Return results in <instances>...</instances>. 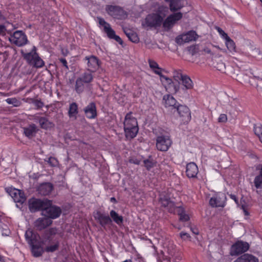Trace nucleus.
<instances>
[{
  "mask_svg": "<svg viewBox=\"0 0 262 262\" xmlns=\"http://www.w3.org/2000/svg\"><path fill=\"white\" fill-rule=\"evenodd\" d=\"M6 101L8 104H12L14 106H18L20 104V102L16 98H7Z\"/></svg>",
  "mask_w": 262,
  "mask_h": 262,
  "instance_id": "49530a36",
  "label": "nucleus"
},
{
  "mask_svg": "<svg viewBox=\"0 0 262 262\" xmlns=\"http://www.w3.org/2000/svg\"><path fill=\"white\" fill-rule=\"evenodd\" d=\"M53 229H50L48 231H47L44 235L45 242H48V243H50L51 241H52L53 239Z\"/></svg>",
  "mask_w": 262,
  "mask_h": 262,
  "instance_id": "79ce46f5",
  "label": "nucleus"
},
{
  "mask_svg": "<svg viewBox=\"0 0 262 262\" xmlns=\"http://www.w3.org/2000/svg\"><path fill=\"white\" fill-rule=\"evenodd\" d=\"M225 43L227 49L230 52L233 53L236 52L235 43L230 37L225 40Z\"/></svg>",
  "mask_w": 262,
  "mask_h": 262,
  "instance_id": "c9c22d12",
  "label": "nucleus"
},
{
  "mask_svg": "<svg viewBox=\"0 0 262 262\" xmlns=\"http://www.w3.org/2000/svg\"><path fill=\"white\" fill-rule=\"evenodd\" d=\"M110 201H111V202H113L114 203H117V200L115 199V198H114V197L111 198L110 199Z\"/></svg>",
  "mask_w": 262,
  "mask_h": 262,
  "instance_id": "0e129e2a",
  "label": "nucleus"
},
{
  "mask_svg": "<svg viewBox=\"0 0 262 262\" xmlns=\"http://www.w3.org/2000/svg\"><path fill=\"white\" fill-rule=\"evenodd\" d=\"M52 221L47 217L38 218L34 223V225L39 230L44 229L51 225Z\"/></svg>",
  "mask_w": 262,
  "mask_h": 262,
  "instance_id": "b1692460",
  "label": "nucleus"
},
{
  "mask_svg": "<svg viewBox=\"0 0 262 262\" xmlns=\"http://www.w3.org/2000/svg\"><path fill=\"white\" fill-rule=\"evenodd\" d=\"M178 214L179 216L180 221L181 222H187L190 219L189 215L186 213L185 210L182 207H179V210Z\"/></svg>",
  "mask_w": 262,
  "mask_h": 262,
  "instance_id": "4c0bfd02",
  "label": "nucleus"
},
{
  "mask_svg": "<svg viewBox=\"0 0 262 262\" xmlns=\"http://www.w3.org/2000/svg\"><path fill=\"white\" fill-rule=\"evenodd\" d=\"M230 197L231 199L233 200L236 204H238V199L234 194H230Z\"/></svg>",
  "mask_w": 262,
  "mask_h": 262,
  "instance_id": "bf43d9fd",
  "label": "nucleus"
},
{
  "mask_svg": "<svg viewBox=\"0 0 262 262\" xmlns=\"http://www.w3.org/2000/svg\"><path fill=\"white\" fill-rule=\"evenodd\" d=\"M110 216L111 220L112 219L118 225H120L123 223V216L119 215L115 210H112L110 211Z\"/></svg>",
  "mask_w": 262,
  "mask_h": 262,
  "instance_id": "473e14b6",
  "label": "nucleus"
},
{
  "mask_svg": "<svg viewBox=\"0 0 262 262\" xmlns=\"http://www.w3.org/2000/svg\"><path fill=\"white\" fill-rule=\"evenodd\" d=\"M124 33L128 39L132 42L138 43L139 41V37L138 34L133 30V29L130 30H125V31Z\"/></svg>",
  "mask_w": 262,
  "mask_h": 262,
  "instance_id": "7c9ffc66",
  "label": "nucleus"
},
{
  "mask_svg": "<svg viewBox=\"0 0 262 262\" xmlns=\"http://www.w3.org/2000/svg\"><path fill=\"white\" fill-rule=\"evenodd\" d=\"M182 85L186 89L190 90L193 87V83L190 78L185 75L181 79Z\"/></svg>",
  "mask_w": 262,
  "mask_h": 262,
  "instance_id": "72a5a7b5",
  "label": "nucleus"
},
{
  "mask_svg": "<svg viewBox=\"0 0 262 262\" xmlns=\"http://www.w3.org/2000/svg\"><path fill=\"white\" fill-rule=\"evenodd\" d=\"M214 28L217 31L221 37L224 40H226L227 38L230 37L220 27L215 26Z\"/></svg>",
  "mask_w": 262,
  "mask_h": 262,
  "instance_id": "c03bdc74",
  "label": "nucleus"
},
{
  "mask_svg": "<svg viewBox=\"0 0 262 262\" xmlns=\"http://www.w3.org/2000/svg\"><path fill=\"white\" fill-rule=\"evenodd\" d=\"M254 185L256 188H259L262 185V172L259 176H256L254 179Z\"/></svg>",
  "mask_w": 262,
  "mask_h": 262,
  "instance_id": "a18cd8bd",
  "label": "nucleus"
},
{
  "mask_svg": "<svg viewBox=\"0 0 262 262\" xmlns=\"http://www.w3.org/2000/svg\"><path fill=\"white\" fill-rule=\"evenodd\" d=\"M170 2V11L174 13L173 14H170L168 16H182L183 15L182 13L176 12L183 7L184 5V0H172Z\"/></svg>",
  "mask_w": 262,
  "mask_h": 262,
  "instance_id": "a211bd4d",
  "label": "nucleus"
},
{
  "mask_svg": "<svg viewBox=\"0 0 262 262\" xmlns=\"http://www.w3.org/2000/svg\"><path fill=\"white\" fill-rule=\"evenodd\" d=\"M25 236L30 246L33 256L36 257L41 256L44 250L42 247L43 243L40 241L39 235L31 229H28L25 232Z\"/></svg>",
  "mask_w": 262,
  "mask_h": 262,
  "instance_id": "f03ea898",
  "label": "nucleus"
},
{
  "mask_svg": "<svg viewBox=\"0 0 262 262\" xmlns=\"http://www.w3.org/2000/svg\"><path fill=\"white\" fill-rule=\"evenodd\" d=\"M180 236L181 238L182 239H183V240H186V239L190 238V235L188 233H187L186 232H181L180 233Z\"/></svg>",
  "mask_w": 262,
  "mask_h": 262,
  "instance_id": "864d4df0",
  "label": "nucleus"
},
{
  "mask_svg": "<svg viewBox=\"0 0 262 262\" xmlns=\"http://www.w3.org/2000/svg\"><path fill=\"white\" fill-rule=\"evenodd\" d=\"M21 54L24 59L27 63L36 69L41 68L45 66L44 61L40 57L37 53V49L33 46L29 52H25L21 50Z\"/></svg>",
  "mask_w": 262,
  "mask_h": 262,
  "instance_id": "20e7f679",
  "label": "nucleus"
},
{
  "mask_svg": "<svg viewBox=\"0 0 262 262\" xmlns=\"http://www.w3.org/2000/svg\"><path fill=\"white\" fill-rule=\"evenodd\" d=\"M163 101L165 107H172L176 109L177 106L180 105L176 99L170 94L164 95L163 97Z\"/></svg>",
  "mask_w": 262,
  "mask_h": 262,
  "instance_id": "393cba45",
  "label": "nucleus"
},
{
  "mask_svg": "<svg viewBox=\"0 0 262 262\" xmlns=\"http://www.w3.org/2000/svg\"><path fill=\"white\" fill-rule=\"evenodd\" d=\"M53 185L50 182H45L40 184L38 188L37 191L41 195H48L53 190Z\"/></svg>",
  "mask_w": 262,
  "mask_h": 262,
  "instance_id": "4be33fe9",
  "label": "nucleus"
},
{
  "mask_svg": "<svg viewBox=\"0 0 262 262\" xmlns=\"http://www.w3.org/2000/svg\"><path fill=\"white\" fill-rule=\"evenodd\" d=\"M148 63L150 68L152 69L155 74L159 75L160 77L161 75H163L162 74V69L159 67L157 62L151 59H149Z\"/></svg>",
  "mask_w": 262,
  "mask_h": 262,
  "instance_id": "2f4dec72",
  "label": "nucleus"
},
{
  "mask_svg": "<svg viewBox=\"0 0 262 262\" xmlns=\"http://www.w3.org/2000/svg\"><path fill=\"white\" fill-rule=\"evenodd\" d=\"M79 113L78 105L76 102H72L69 105L68 112V115L70 119L72 120H76L78 118Z\"/></svg>",
  "mask_w": 262,
  "mask_h": 262,
  "instance_id": "bb28decb",
  "label": "nucleus"
},
{
  "mask_svg": "<svg viewBox=\"0 0 262 262\" xmlns=\"http://www.w3.org/2000/svg\"><path fill=\"white\" fill-rule=\"evenodd\" d=\"M214 47H215L216 48H217L218 49H221L219 47V46H214Z\"/></svg>",
  "mask_w": 262,
  "mask_h": 262,
  "instance_id": "338daca9",
  "label": "nucleus"
},
{
  "mask_svg": "<svg viewBox=\"0 0 262 262\" xmlns=\"http://www.w3.org/2000/svg\"><path fill=\"white\" fill-rule=\"evenodd\" d=\"M61 213V209L59 207L53 205L52 201L48 200L42 215L50 220L59 217Z\"/></svg>",
  "mask_w": 262,
  "mask_h": 262,
  "instance_id": "423d86ee",
  "label": "nucleus"
},
{
  "mask_svg": "<svg viewBox=\"0 0 262 262\" xmlns=\"http://www.w3.org/2000/svg\"><path fill=\"white\" fill-rule=\"evenodd\" d=\"M84 82L78 77L75 82V90L77 93L81 94L84 89Z\"/></svg>",
  "mask_w": 262,
  "mask_h": 262,
  "instance_id": "e433bc0d",
  "label": "nucleus"
},
{
  "mask_svg": "<svg viewBox=\"0 0 262 262\" xmlns=\"http://www.w3.org/2000/svg\"><path fill=\"white\" fill-rule=\"evenodd\" d=\"M10 232L9 230H7V229H5L3 232H2V234L3 235H5L6 236L7 235H9V234H10Z\"/></svg>",
  "mask_w": 262,
  "mask_h": 262,
  "instance_id": "680f3d73",
  "label": "nucleus"
},
{
  "mask_svg": "<svg viewBox=\"0 0 262 262\" xmlns=\"http://www.w3.org/2000/svg\"><path fill=\"white\" fill-rule=\"evenodd\" d=\"M6 30V28L4 25H0V35H5Z\"/></svg>",
  "mask_w": 262,
  "mask_h": 262,
  "instance_id": "5fc2aeb1",
  "label": "nucleus"
},
{
  "mask_svg": "<svg viewBox=\"0 0 262 262\" xmlns=\"http://www.w3.org/2000/svg\"><path fill=\"white\" fill-rule=\"evenodd\" d=\"M86 117L90 119H94L97 117L96 106L95 103L91 102L84 109Z\"/></svg>",
  "mask_w": 262,
  "mask_h": 262,
  "instance_id": "5701e85b",
  "label": "nucleus"
},
{
  "mask_svg": "<svg viewBox=\"0 0 262 262\" xmlns=\"http://www.w3.org/2000/svg\"><path fill=\"white\" fill-rule=\"evenodd\" d=\"M204 52L207 54H209L210 55H213L211 50L208 48L204 49Z\"/></svg>",
  "mask_w": 262,
  "mask_h": 262,
  "instance_id": "052dcab7",
  "label": "nucleus"
},
{
  "mask_svg": "<svg viewBox=\"0 0 262 262\" xmlns=\"http://www.w3.org/2000/svg\"><path fill=\"white\" fill-rule=\"evenodd\" d=\"M85 60L88 61V71L90 72H95L99 68L101 62L96 56H86Z\"/></svg>",
  "mask_w": 262,
  "mask_h": 262,
  "instance_id": "dca6fc26",
  "label": "nucleus"
},
{
  "mask_svg": "<svg viewBox=\"0 0 262 262\" xmlns=\"http://www.w3.org/2000/svg\"><path fill=\"white\" fill-rule=\"evenodd\" d=\"M181 121L184 124H188L191 119V112L189 108L185 105L180 104L176 108Z\"/></svg>",
  "mask_w": 262,
  "mask_h": 262,
  "instance_id": "4468645a",
  "label": "nucleus"
},
{
  "mask_svg": "<svg viewBox=\"0 0 262 262\" xmlns=\"http://www.w3.org/2000/svg\"><path fill=\"white\" fill-rule=\"evenodd\" d=\"M144 165L146 169L149 170L151 168L154 166V162L152 160L150 159H146L143 161Z\"/></svg>",
  "mask_w": 262,
  "mask_h": 262,
  "instance_id": "de8ad7c7",
  "label": "nucleus"
},
{
  "mask_svg": "<svg viewBox=\"0 0 262 262\" xmlns=\"http://www.w3.org/2000/svg\"><path fill=\"white\" fill-rule=\"evenodd\" d=\"M105 10L110 15H127L125 12L121 7L118 6L107 5L105 7Z\"/></svg>",
  "mask_w": 262,
  "mask_h": 262,
  "instance_id": "aec40b11",
  "label": "nucleus"
},
{
  "mask_svg": "<svg viewBox=\"0 0 262 262\" xmlns=\"http://www.w3.org/2000/svg\"><path fill=\"white\" fill-rule=\"evenodd\" d=\"M160 80L166 89L169 93L176 94L179 90L180 83L179 82H174L172 79L165 75H161Z\"/></svg>",
  "mask_w": 262,
  "mask_h": 262,
  "instance_id": "9d476101",
  "label": "nucleus"
},
{
  "mask_svg": "<svg viewBox=\"0 0 262 262\" xmlns=\"http://www.w3.org/2000/svg\"><path fill=\"white\" fill-rule=\"evenodd\" d=\"M164 17H145L142 21V27L146 30L152 27H159L163 24V27L165 29H170L174 24L182 17H167L164 22Z\"/></svg>",
  "mask_w": 262,
  "mask_h": 262,
  "instance_id": "f257e3e1",
  "label": "nucleus"
},
{
  "mask_svg": "<svg viewBox=\"0 0 262 262\" xmlns=\"http://www.w3.org/2000/svg\"><path fill=\"white\" fill-rule=\"evenodd\" d=\"M33 119L35 121L39 122L40 127L42 129H47L52 127V123L46 117L35 115Z\"/></svg>",
  "mask_w": 262,
  "mask_h": 262,
  "instance_id": "cd10ccee",
  "label": "nucleus"
},
{
  "mask_svg": "<svg viewBox=\"0 0 262 262\" xmlns=\"http://www.w3.org/2000/svg\"><path fill=\"white\" fill-rule=\"evenodd\" d=\"M117 19L116 23L120 26L124 32L125 30L133 29V21L130 17H115Z\"/></svg>",
  "mask_w": 262,
  "mask_h": 262,
  "instance_id": "6ab92c4d",
  "label": "nucleus"
},
{
  "mask_svg": "<svg viewBox=\"0 0 262 262\" xmlns=\"http://www.w3.org/2000/svg\"><path fill=\"white\" fill-rule=\"evenodd\" d=\"M122 262H133L132 259H126Z\"/></svg>",
  "mask_w": 262,
  "mask_h": 262,
  "instance_id": "69168bd1",
  "label": "nucleus"
},
{
  "mask_svg": "<svg viewBox=\"0 0 262 262\" xmlns=\"http://www.w3.org/2000/svg\"><path fill=\"white\" fill-rule=\"evenodd\" d=\"M159 202L162 206L167 208L169 212H172L174 210V203L171 201L169 196L165 193L162 192L160 194Z\"/></svg>",
  "mask_w": 262,
  "mask_h": 262,
  "instance_id": "f3484780",
  "label": "nucleus"
},
{
  "mask_svg": "<svg viewBox=\"0 0 262 262\" xmlns=\"http://www.w3.org/2000/svg\"><path fill=\"white\" fill-rule=\"evenodd\" d=\"M185 172L188 178H196L199 172V168L194 162H190L186 165Z\"/></svg>",
  "mask_w": 262,
  "mask_h": 262,
  "instance_id": "412c9836",
  "label": "nucleus"
},
{
  "mask_svg": "<svg viewBox=\"0 0 262 262\" xmlns=\"http://www.w3.org/2000/svg\"><path fill=\"white\" fill-rule=\"evenodd\" d=\"M0 262H6L5 257L0 254Z\"/></svg>",
  "mask_w": 262,
  "mask_h": 262,
  "instance_id": "e2e57ef3",
  "label": "nucleus"
},
{
  "mask_svg": "<svg viewBox=\"0 0 262 262\" xmlns=\"http://www.w3.org/2000/svg\"><path fill=\"white\" fill-rule=\"evenodd\" d=\"M6 190L13 198L15 202L22 205L26 202V197L23 191L12 187L6 188Z\"/></svg>",
  "mask_w": 262,
  "mask_h": 262,
  "instance_id": "ddd939ff",
  "label": "nucleus"
},
{
  "mask_svg": "<svg viewBox=\"0 0 262 262\" xmlns=\"http://www.w3.org/2000/svg\"><path fill=\"white\" fill-rule=\"evenodd\" d=\"M185 75L183 74L182 71L181 70H174L173 72V77L177 82L179 80H181Z\"/></svg>",
  "mask_w": 262,
  "mask_h": 262,
  "instance_id": "37998d69",
  "label": "nucleus"
},
{
  "mask_svg": "<svg viewBox=\"0 0 262 262\" xmlns=\"http://www.w3.org/2000/svg\"><path fill=\"white\" fill-rule=\"evenodd\" d=\"M171 144L172 141L168 136H160L157 138L156 147L157 149L160 151H167Z\"/></svg>",
  "mask_w": 262,
  "mask_h": 262,
  "instance_id": "2eb2a0df",
  "label": "nucleus"
},
{
  "mask_svg": "<svg viewBox=\"0 0 262 262\" xmlns=\"http://www.w3.org/2000/svg\"><path fill=\"white\" fill-rule=\"evenodd\" d=\"M124 130L125 137L127 139H132L136 137L139 127L137 119L130 112L126 114L123 122Z\"/></svg>",
  "mask_w": 262,
  "mask_h": 262,
  "instance_id": "7ed1b4c3",
  "label": "nucleus"
},
{
  "mask_svg": "<svg viewBox=\"0 0 262 262\" xmlns=\"http://www.w3.org/2000/svg\"><path fill=\"white\" fill-rule=\"evenodd\" d=\"M253 130L255 134L258 137L259 140L262 143V125L259 124H255Z\"/></svg>",
  "mask_w": 262,
  "mask_h": 262,
  "instance_id": "ea45409f",
  "label": "nucleus"
},
{
  "mask_svg": "<svg viewBox=\"0 0 262 262\" xmlns=\"http://www.w3.org/2000/svg\"><path fill=\"white\" fill-rule=\"evenodd\" d=\"M195 48L193 46H190L188 48V51L192 54L194 55L195 53Z\"/></svg>",
  "mask_w": 262,
  "mask_h": 262,
  "instance_id": "13d9d810",
  "label": "nucleus"
},
{
  "mask_svg": "<svg viewBox=\"0 0 262 262\" xmlns=\"http://www.w3.org/2000/svg\"><path fill=\"white\" fill-rule=\"evenodd\" d=\"M97 219L102 227H104L112 222L111 218L108 215L100 212H97Z\"/></svg>",
  "mask_w": 262,
  "mask_h": 262,
  "instance_id": "c756f323",
  "label": "nucleus"
},
{
  "mask_svg": "<svg viewBox=\"0 0 262 262\" xmlns=\"http://www.w3.org/2000/svg\"><path fill=\"white\" fill-rule=\"evenodd\" d=\"M261 55V59H262V54Z\"/></svg>",
  "mask_w": 262,
  "mask_h": 262,
  "instance_id": "774afa93",
  "label": "nucleus"
},
{
  "mask_svg": "<svg viewBox=\"0 0 262 262\" xmlns=\"http://www.w3.org/2000/svg\"><path fill=\"white\" fill-rule=\"evenodd\" d=\"M198 38V35L195 31L191 30L177 36L175 41L177 44L182 45L186 42L195 41Z\"/></svg>",
  "mask_w": 262,
  "mask_h": 262,
  "instance_id": "f8f14e48",
  "label": "nucleus"
},
{
  "mask_svg": "<svg viewBox=\"0 0 262 262\" xmlns=\"http://www.w3.org/2000/svg\"><path fill=\"white\" fill-rule=\"evenodd\" d=\"M227 198L226 194L223 192H218L214 194L209 200V205L212 207L223 208L226 206Z\"/></svg>",
  "mask_w": 262,
  "mask_h": 262,
  "instance_id": "9b49d317",
  "label": "nucleus"
},
{
  "mask_svg": "<svg viewBox=\"0 0 262 262\" xmlns=\"http://www.w3.org/2000/svg\"><path fill=\"white\" fill-rule=\"evenodd\" d=\"M34 104L37 108H42L44 104L40 100H36L34 102Z\"/></svg>",
  "mask_w": 262,
  "mask_h": 262,
  "instance_id": "603ef678",
  "label": "nucleus"
},
{
  "mask_svg": "<svg viewBox=\"0 0 262 262\" xmlns=\"http://www.w3.org/2000/svg\"><path fill=\"white\" fill-rule=\"evenodd\" d=\"M258 259L252 254L244 253L237 257L233 262H258Z\"/></svg>",
  "mask_w": 262,
  "mask_h": 262,
  "instance_id": "c85d7f7f",
  "label": "nucleus"
},
{
  "mask_svg": "<svg viewBox=\"0 0 262 262\" xmlns=\"http://www.w3.org/2000/svg\"><path fill=\"white\" fill-rule=\"evenodd\" d=\"M47 162L51 166H56L58 163V160L55 158L52 157H49Z\"/></svg>",
  "mask_w": 262,
  "mask_h": 262,
  "instance_id": "09e8293b",
  "label": "nucleus"
},
{
  "mask_svg": "<svg viewBox=\"0 0 262 262\" xmlns=\"http://www.w3.org/2000/svg\"><path fill=\"white\" fill-rule=\"evenodd\" d=\"M9 40L11 44L17 47H22L26 45L28 41L27 36L23 31L17 30L11 34Z\"/></svg>",
  "mask_w": 262,
  "mask_h": 262,
  "instance_id": "0eeeda50",
  "label": "nucleus"
},
{
  "mask_svg": "<svg viewBox=\"0 0 262 262\" xmlns=\"http://www.w3.org/2000/svg\"><path fill=\"white\" fill-rule=\"evenodd\" d=\"M48 199H39L32 198L28 201V207L31 212H36L38 211L43 212L46 206L47 205Z\"/></svg>",
  "mask_w": 262,
  "mask_h": 262,
  "instance_id": "1a4fd4ad",
  "label": "nucleus"
},
{
  "mask_svg": "<svg viewBox=\"0 0 262 262\" xmlns=\"http://www.w3.org/2000/svg\"><path fill=\"white\" fill-rule=\"evenodd\" d=\"M52 244L46 247L45 250L47 252H54L59 249L60 244L58 239L54 240Z\"/></svg>",
  "mask_w": 262,
  "mask_h": 262,
  "instance_id": "f704fd0d",
  "label": "nucleus"
},
{
  "mask_svg": "<svg viewBox=\"0 0 262 262\" xmlns=\"http://www.w3.org/2000/svg\"><path fill=\"white\" fill-rule=\"evenodd\" d=\"M60 62L62 64L63 66H64L67 70H69V67L68 66V62L67 60L65 58H61L59 59Z\"/></svg>",
  "mask_w": 262,
  "mask_h": 262,
  "instance_id": "6e6d98bb",
  "label": "nucleus"
},
{
  "mask_svg": "<svg viewBox=\"0 0 262 262\" xmlns=\"http://www.w3.org/2000/svg\"><path fill=\"white\" fill-rule=\"evenodd\" d=\"M23 129V134L29 139H32L35 137L38 131L37 126L35 124H31L28 126L24 127Z\"/></svg>",
  "mask_w": 262,
  "mask_h": 262,
  "instance_id": "a878e982",
  "label": "nucleus"
},
{
  "mask_svg": "<svg viewBox=\"0 0 262 262\" xmlns=\"http://www.w3.org/2000/svg\"><path fill=\"white\" fill-rule=\"evenodd\" d=\"M128 162L130 163H133L136 165H139L140 164V160L135 157H130L128 159Z\"/></svg>",
  "mask_w": 262,
  "mask_h": 262,
  "instance_id": "3c124183",
  "label": "nucleus"
},
{
  "mask_svg": "<svg viewBox=\"0 0 262 262\" xmlns=\"http://www.w3.org/2000/svg\"><path fill=\"white\" fill-rule=\"evenodd\" d=\"M190 230L194 234L198 235L199 234V230L196 227L191 226Z\"/></svg>",
  "mask_w": 262,
  "mask_h": 262,
  "instance_id": "4d7b16f0",
  "label": "nucleus"
},
{
  "mask_svg": "<svg viewBox=\"0 0 262 262\" xmlns=\"http://www.w3.org/2000/svg\"><path fill=\"white\" fill-rule=\"evenodd\" d=\"M227 121V116L225 114H222L218 118V122L220 123H225Z\"/></svg>",
  "mask_w": 262,
  "mask_h": 262,
  "instance_id": "8fccbe9b",
  "label": "nucleus"
},
{
  "mask_svg": "<svg viewBox=\"0 0 262 262\" xmlns=\"http://www.w3.org/2000/svg\"><path fill=\"white\" fill-rule=\"evenodd\" d=\"M79 78L84 83H89L93 81L94 77L92 73L85 72Z\"/></svg>",
  "mask_w": 262,
  "mask_h": 262,
  "instance_id": "58836bf2",
  "label": "nucleus"
},
{
  "mask_svg": "<svg viewBox=\"0 0 262 262\" xmlns=\"http://www.w3.org/2000/svg\"><path fill=\"white\" fill-rule=\"evenodd\" d=\"M98 20V27L104 32L107 37L110 39H114L120 45L123 44L122 39L116 34L115 31L112 28L110 24L104 20L102 17H97Z\"/></svg>",
  "mask_w": 262,
  "mask_h": 262,
  "instance_id": "39448f33",
  "label": "nucleus"
},
{
  "mask_svg": "<svg viewBox=\"0 0 262 262\" xmlns=\"http://www.w3.org/2000/svg\"><path fill=\"white\" fill-rule=\"evenodd\" d=\"M250 248L249 244L243 241H237L230 247L229 254L231 256H238L244 254Z\"/></svg>",
  "mask_w": 262,
  "mask_h": 262,
  "instance_id": "6e6552de",
  "label": "nucleus"
},
{
  "mask_svg": "<svg viewBox=\"0 0 262 262\" xmlns=\"http://www.w3.org/2000/svg\"><path fill=\"white\" fill-rule=\"evenodd\" d=\"M168 11V8L164 6H161L159 7V10L158 13L153 15L152 16H166L167 15L166 12Z\"/></svg>",
  "mask_w": 262,
  "mask_h": 262,
  "instance_id": "a19ab883",
  "label": "nucleus"
}]
</instances>
